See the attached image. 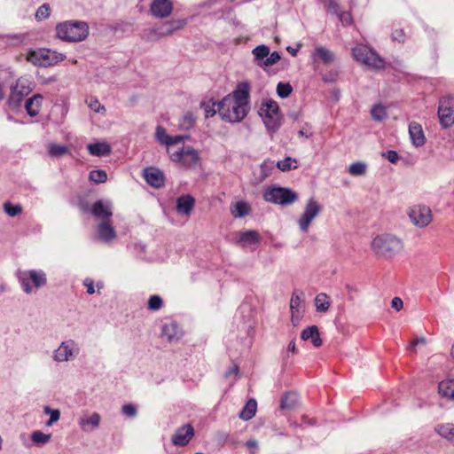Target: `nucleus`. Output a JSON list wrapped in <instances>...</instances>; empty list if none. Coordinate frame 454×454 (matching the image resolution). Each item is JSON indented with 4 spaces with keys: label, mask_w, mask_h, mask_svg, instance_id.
I'll return each instance as SVG.
<instances>
[{
    "label": "nucleus",
    "mask_w": 454,
    "mask_h": 454,
    "mask_svg": "<svg viewBox=\"0 0 454 454\" xmlns=\"http://www.w3.org/2000/svg\"><path fill=\"white\" fill-rule=\"evenodd\" d=\"M56 36L63 42L78 43L89 35V25L82 20H67L58 23Z\"/></svg>",
    "instance_id": "1"
},
{
    "label": "nucleus",
    "mask_w": 454,
    "mask_h": 454,
    "mask_svg": "<svg viewBox=\"0 0 454 454\" xmlns=\"http://www.w3.org/2000/svg\"><path fill=\"white\" fill-rule=\"evenodd\" d=\"M217 111L223 121L240 122L248 114L249 106H242L229 94L217 103Z\"/></svg>",
    "instance_id": "2"
},
{
    "label": "nucleus",
    "mask_w": 454,
    "mask_h": 454,
    "mask_svg": "<svg viewBox=\"0 0 454 454\" xmlns=\"http://www.w3.org/2000/svg\"><path fill=\"white\" fill-rule=\"evenodd\" d=\"M372 248L377 254L391 257L403 249V242L394 235L383 234L373 239Z\"/></svg>",
    "instance_id": "3"
},
{
    "label": "nucleus",
    "mask_w": 454,
    "mask_h": 454,
    "mask_svg": "<svg viewBox=\"0 0 454 454\" xmlns=\"http://www.w3.org/2000/svg\"><path fill=\"white\" fill-rule=\"evenodd\" d=\"M66 59L62 53L47 48L30 50L27 54V60L34 66L48 67L54 66Z\"/></svg>",
    "instance_id": "4"
},
{
    "label": "nucleus",
    "mask_w": 454,
    "mask_h": 454,
    "mask_svg": "<svg viewBox=\"0 0 454 454\" xmlns=\"http://www.w3.org/2000/svg\"><path fill=\"white\" fill-rule=\"evenodd\" d=\"M263 199L267 202L287 206L297 200V193L290 188L272 184L267 187L263 192Z\"/></svg>",
    "instance_id": "5"
},
{
    "label": "nucleus",
    "mask_w": 454,
    "mask_h": 454,
    "mask_svg": "<svg viewBox=\"0 0 454 454\" xmlns=\"http://www.w3.org/2000/svg\"><path fill=\"white\" fill-rule=\"evenodd\" d=\"M18 279L22 290L27 294H32L34 288L39 289L47 284L46 273L42 270L20 271Z\"/></svg>",
    "instance_id": "6"
},
{
    "label": "nucleus",
    "mask_w": 454,
    "mask_h": 454,
    "mask_svg": "<svg viewBox=\"0 0 454 454\" xmlns=\"http://www.w3.org/2000/svg\"><path fill=\"white\" fill-rule=\"evenodd\" d=\"M32 91L30 82L27 78H20L15 84L11 87V93L7 99L8 106L12 110H18L21 106V103Z\"/></svg>",
    "instance_id": "7"
},
{
    "label": "nucleus",
    "mask_w": 454,
    "mask_h": 454,
    "mask_svg": "<svg viewBox=\"0 0 454 454\" xmlns=\"http://www.w3.org/2000/svg\"><path fill=\"white\" fill-rule=\"evenodd\" d=\"M437 115L443 129H449L454 124V96L446 95L439 98Z\"/></svg>",
    "instance_id": "8"
},
{
    "label": "nucleus",
    "mask_w": 454,
    "mask_h": 454,
    "mask_svg": "<svg viewBox=\"0 0 454 454\" xmlns=\"http://www.w3.org/2000/svg\"><path fill=\"white\" fill-rule=\"evenodd\" d=\"M80 353V348L74 340H67L60 343L54 350L52 359L55 362L62 363L74 359Z\"/></svg>",
    "instance_id": "9"
},
{
    "label": "nucleus",
    "mask_w": 454,
    "mask_h": 454,
    "mask_svg": "<svg viewBox=\"0 0 454 454\" xmlns=\"http://www.w3.org/2000/svg\"><path fill=\"white\" fill-rule=\"evenodd\" d=\"M321 210L319 203L314 199L309 198L304 208V212L298 220V224L302 232H306L312 220L318 215Z\"/></svg>",
    "instance_id": "10"
},
{
    "label": "nucleus",
    "mask_w": 454,
    "mask_h": 454,
    "mask_svg": "<svg viewBox=\"0 0 454 454\" xmlns=\"http://www.w3.org/2000/svg\"><path fill=\"white\" fill-rule=\"evenodd\" d=\"M409 217L416 226L419 228L426 227L432 221L431 209L424 205L413 206L409 211Z\"/></svg>",
    "instance_id": "11"
},
{
    "label": "nucleus",
    "mask_w": 454,
    "mask_h": 454,
    "mask_svg": "<svg viewBox=\"0 0 454 454\" xmlns=\"http://www.w3.org/2000/svg\"><path fill=\"white\" fill-rule=\"evenodd\" d=\"M194 436V428L191 424L178 427L172 435L171 442L175 446H186Z\"/></svg>",
    "instance_id": "12"
},
{
    "label": "nucleus",
    "mask_w": 454,
    "mask_h": 454,
    "mask_svg": "<svg viewBox=\"0 0 454 454\" xmlns=\"http://www.w3.org/2000/svg\"><path fill=\"white\" fill-rule=\"evenodd\" d=\"M90 213L97 219L108 221L113 215L112 202L107 200H98L92 204Z\"/></svg>",
    "instance_id": "13"
},
{
    "label": "nucleus",
    "mask_w": 454,
    "mask_h": 454,
    "mask_svg": "<svg viewBox=\"0 0 454 454\" xmlns=\"http://www.w3.org/2000/svg\"><path fill=\"white\" fill-rule=\"evenodd\" d=\"M150 11L152 15L156 18L168 17L173 11V3L171 0H153Z\"/></svg>",
    "instance_id": "14"
},
{
    "label": "nucleus",
    "mask_w": 454,
    "mask_h": 454,
    "mask_svg": "<svg viewBox=\"0 0 454 454\" xmlns=\"http://www.w3.org/2000/svg\"><path fill=\"white\" fill-rule=\"evenodd\" d=\"M175 32L170 21L162 22L161 24L150 28L145 35L146 40L154 41L163 36L169 35Z\"/></svg>",
    "instance_id": "15"
},
{
    "label": "nucleus",
    "mask_w": 454,
    "mask_h": 454,
    "mask_svg": "<svg viewBox=\"0 0 454 454\" xmlns=\"http://www.w3.org/2000/svg\"><path fill=\"white\" fill-rule=\"evenodd\" d=\"M314 65L320 61L325 65H329L335 60V54L324 46H317L311 54Z\"/></svg>",
    "instance_id": "16"
},
{
    "label": "nucleus",
    "mask_w": 454,
    "mask_h": 454,
    "mask_svg": "<svg viewBox=\"0 0 454 454\" xmlns=\"http://www.w3.org/2000/svg\"><path fill=\"white\" fill-rule=\"evenodd\" d=\"M409 135L411 140V143L416 147H421L426 143V137L424 135V131L422 126L416 122L411 121L409 124Z\"/></svg>",
    "instance_id": "17"
},
{
    "label": "nucleus",
    "mask_w": 454,
    "mask_h": 454,
    "mask_svg": "<svg viewBox=\"0 0 454 454\" xmlns=\"http://www.w3.org/2000/svg\"><path fill=\"white\" fill-rule=\"evenodd\" d=\"M161 335L168 341H174L182 337L183 332L176 321H169L162 325Z\"/></svg>",
    "instance_id": "18"
},
{
    "label": "nucleus",
    "mask_w": 454,
    "mask_h": 454,
    "mask_svg": "<svg viewBox=\"0 0 454 454\" xmlns=\"http://www.w3.org/2000/svg\"><path fill=\"white\" fill-rule=\"evenodd\" d=\"M236 101L244 106H249L250 84L247 82H240L237 85L231 96Z\"/></svg>",
    "instance_id": "19"
},
{
    "label": "nucleus",
    "mask_w": 454,
    "mask_h": 454,
    "mask_svg": "<svg viewBox=\"0 0 454 454\" xmlns=\"http://www.w3.org/2000/svg\"><path fill=\"white\" fill-rule=\"evenodd\" d=\"M144 176L146 183L154 188H160L164 185V175L158 168L145 169Z\"/></svg>",
    "instance_id": "20"
},
{
    "label": "nucleus",
    "mask_w": 454,
    "mask_h": 454,
    "mask_svg": "<svg viewBox=\"0 0 454 454\" xmlns=\"http://www.w3.org/2000/svg\"><path fill=\"white\" fill-rule=\"evenodd\" d=\"M97 233L98 238L106 243L112 241L116 237L115 230L109 220L103 221L98 225Z\"/></svg>",
    "instance_id": "21"
},
{
    "label": "nucleus",
    "mask_w": 454,
    "mask_h": 454,
    "mask_svg": "<svg viewBox=\"0 0 454 454\" xmlns=\"http://www.w3.org/2000/svg\"><path fill=\"white\" fill-rule=\"evenodd\" d=\"M195 200L190 194L181 195L176 200V209L179 214L189 215L194 207Z\"/></svg>",
    "instance_id": "22"
},
{
    "label": "nucleus",
    "mask_w": 454,
    "mask_h": 454,
    "mask_svg": "<svg viewBox=\"0 0 454 454\" xmlns=\"http://www.w3.org/2000/svg\"><path fill=\"white\" fill-rule=\"evenodd\" d=\"M43 99V96L37 93L25 101L24 107L30 117H35L39 114Z\"/></svg>",
    "instance_id": "23"
},
{
    "label": "nucleus",
    "mask_w": 454,
    "mask_h": 454,
    "mask_svg": "<svg viewBox=\"0 0 454 454\" xmlns=\"http://www.w3.org/2000/svg\"><path fill=\"white\" fill-rule=\"evenodd\" d=\"M258 114L261 117L280 115L278 104L273 99H265L262 101Z\"/></svg>",
    "instance_id": "24"
},
{
    "label": "nucleus",
    "mask_w": 454,
    "mask_h": 454,
    "mask_svg": "<svg viewBox=\"0 0 454 454\" xmlns=\"http://www.w3.org/2000/svg\"><path fill=\"white\" fill-rule=\"evenodd\" d=\"M301 338L303 340H310L313 346L316 348L321 347L323 343L317 325H311L302 330L301 333Z\"/></svg>",
    "instance_id": "25"
},
{
    "label": "nucleus",
    "mask_w": 454,
    "mask_h": 454,
    "mask_svg": "<svg viewBox=\"0 0 454 454\" xmlns=\"http://www.w3.org/2000/svg\"><path fill=\"white\" fill-rule=\"evenodd\" d=\"M89 153L97 157L107 156L111 153V146L106 142H96L87 145Z\"/></svg>",
    "instance_id": "26"
},
{
    "label": "nucleus",
    "mask_w": 454,
    "mask_h": 454,
    "mask_svg": "<svg viewBox=\"0 0 454 454\" xmlns=\"http://www.w3.org/2000/svg\"><path fill=\"white\" fill-rule=\"evenodd\" d=\"M434 432L454 445V424H438L434 427Z\"/></svg>",
    "instance_id": "27"
},
{
    "label": "nucleus",
    "mask_w": 454,
    "mask_h": 454,
    "mask_svg": "<svg viewBox=\"0 0 454 454\" xmlns=\"http://www.w3.org/2000/svg\"><path fill=\"white\" fill-rule=\"evenodd\" d=\"M372 51L366 45L359 44L352 48V56L356 61L364 64Z\"/></svg>",
    "instance_id": "28"
},
{
    "label": "nucleus",
    "mask_w": 454,
    "mask_h": 454,
    "mask_svg": "<svg viewBox=\"0 0 454 454\" xmlns=\"http://www.w3.org/2000/svg\"><path fill=\"white\" fill-rule=\"evenodd\" d=\"M260 241V236L256 231L249 230L241 232L239 236L238 242L242 246L256 244Z\"/></svg>",
    "instance_id": "29"
},
{
    "label": "nucleus",
    "mask_w": 454,
    "mask_h": 454,
    "mask_svg": "<svg viewBox=\"0 0 454 454\" xmlns=\"http://www.w3.org/2000/svg\"><path fill=\"white\" fill-rule=\"evenodd\" d=\"M438 393L442 397L454 400V380H442L438 385Z\"/></svg>",
    "instance_id": "30"
},
{
    "label": "nucleus",
    "mask_w": 454,
    "mask_h": 454,
    "mask_svg": "<svg viewBox=\"0 0 454 454\" xmlns=\"http://www.w3.org/2000/svg\"><path fill=\"white\" fill-rule=\"evenodd\" d=\"M364 65L374 70H383L385 68V60L373 50L370 56H368Z\"/></svg>",
    "instance_id": "31"
},
{
    "label": "nucleus",
    "mask_w": 454,
    "mask_h": 454,
    "mask_svg": "<svg viewBox=\"0 0 454 454\" xmlns=\"http://www.w3.org/2000/svg\"><path fill=\"white\" fill-rule=\"evenodd\" d=\"M257 403L254 399H250L239 412V418L243 420H250L256 412Z\"/></svg>",
    "instance_id": "32"
},
{
    "label": "nucleus",
    "mask_w": 454,
    "mask_h": 454,
    "mask_svg": "<svg viewBox=\"0 0 454 454\" xmlns=\"http://www.w3.org/2000/svg\"><path fill=\"white\" fill-rule=\"evenodd\" d=\"M267 130L273 134L281 126V115L262 117Z\"/></svg>",
    "instance_id": "33"
},
{
    "label": "nucleus",
    "mask_w": 454,
    "mask_h": 454,
    "mask_svg": "<svg viewBox=\"0 0 454 454\" xmlns=\"http://www.w3.org/2000/svg\"><path fill=\"white\" fill-rule=\"evenodd\" d=\"M315 306L317 312H326L330 308L329 297L325 293L318 294L315 298Z\"/></svg>",
    "instance_id": "34"
},
{
    "label": "nucleus",
    "mask_w": 454,
    "mask_h": 454,
    "mask_svg": "<svg viewBox=\"0 0 454 454\" xmlns=\"http://www.w3.org/2000/svg\"><path fill=\"white\" fill-rule=\"evenodd\" d=\"M252 53L254 58V62L258 65L269 56L270 48L265 44H261L253 49Z\"/></svg>",
    "instance_id": "35"
},
{
    "label": "nucleus",
    "mask_w": 454,
    "mask_h": 454,
    "mask_svg": "<svg viewBox=\"0 0 454 454\" xmlns=\"http://www.w3.org/2000/svg\"><path fill=\"white\" fill-rule=\"evenodd\" d=\"M250 212L249 205L243 200L238 201L234 205V209L231 210V214L236 218H243L247 215Z\"/></svg>",
    "instance_id": "36"
},
{
    "label": "nucleus",
    "mask_w": 454,
    "mask_h": 454,
    "mask_svg": "<svg viewBox=\"0 0 454 454\" xmlns=\"http://www.w3.org/2000/svg\"><path fill=\"white\" fill-rule=\"evenodd\" d=\"M297 403V395L294 393H286L280 400V409L291 410L295 407Z\"/></svg>",
    "instance_id": "37"
},
{
    "label": "nucleus",
    "mask_w": 454,
    "mask_h": 454,
    "mask_svg": "<svg viewBox=\"0 0 454 454\" xmlns=\"http://www.w3.org/2000/svg\"><path fill=\"white\" fill-rule=\"evenodd\" d=\"M100 423V416L99 414L94 412L91 416L88 418H82L79 421V425L83 430L85 429L86 426H91L92 428H96L99 426Z\"/></svg>",
    "instance_id": "38"
},
{
    "label": "nucleus",
    "mask_w": 454,
    "mask_h": 454,
    "mask_svg": "<svg viewBox=\"0 0 454 454\" xmlns=\"http://www.w3.org/2000/svg\"><path fill=\"white\" fill-rule=\"evenodd\" d=\"M31 441L36 444V445H43L45 443H47L51 438V434H44L43 432L40 431V430H35L34 432H32L31 434Z\"/></svg>",
    "instance_id": "39"
},
{
    "label": "nucleus",
    "mask_w": 454,
    "mask_h": 454,
    "mask_svg": "<svg viewBox=\"0 0 454 454\" xmlns=\"http://www.w3.org/2000/svg\"><path fill=\"white\" fill-rule=\"evenodd\" d=\"M4 211L11 217H15L22 213V207L20 204H13L11 201H6L3 206Z\"/></svg>",
    "instance_id": "40"
},
{
    "label": "nucleus",
    "mask_w": 454,
    "mask_h": 454,
    "mask_svg": "<svg viewBox=\"0 0 454 454\" xmlns=\"http://www.w3.org/2000/svg\"><path fill=\"white\" fill-rule=\"evenodd\" d=\"M163 306V300L158 294H153L149 297L147 301V309L151 311H158Z\"/></svg>",
    "instance_id": "41"
},
{
    "label": "nucleus",
    "mask_w": 454,
    "mask_h": 454,
    "mask_svg": "<svg viewBox=\"0 0 454 454\" xmlns=\"http://www.w3.org/2000/svg\"><path fill=\"white\" fill-rule=\"evenodd\" d=\"M297 160L291 157H286L282 160H278L277 162V167L278 169H280L283 172L289 171L291 169L297 168L296 165H293V163H296Z\"/></svg>",
    "instance_id": "42"
},
{
    "label": "nucleus",
    "mask_w": 454,
    "mask_h": 454,
    "mask_svg": "<svg viewBox=\"0 0 454 454\" xmlns=\"http://www.w3.org/2000/svg\"><path fill=\"white\" fill-rule=\"evenodd\" d=\"M89 178L95 184H102L107 180V174L105 170L95 169L90 172Z\"/></svg>",
    "instance_id": "43"
},
{
    "label": "nucleus",
    "mask_w": 454,
    "mask_h": 454,
    "mask_svg": "<svg viewBox=\"0 0 454 454\" xmlns=\"http://www.w3.org/2000/svg\"><path fill=\"white\" fill-rule=\"evenodd\" d=\"M132 24L124 21H118L110 25L111 31L114 33L125 34L131 31Z\"/></svg>",
    "instance_id": "44"
},
{
    "label": "nucleus",
    "mask_w": 454,
    "mask_h": 454,
    "mask_svg": "<svg viewBox=\"0 0 454 454\" xmlns=\"http://www.w3.org/2000/svg\"><path fill=\"white\" fill-rule=\"evenodd\" d=\"M293 91V87L289 82H279L277 85V94L281 98H286Z\"/></svg>",
    "instance_id": "45"
},
{
    "label": "nucleus",
    "mask_w": 454,
    "mask_h": 454,
    "mask_svg": "<svg viewBox=\"0 0 454 454\" xmlns=\"http://www.w3.org/2000/svg\"><path fill=\"white\" fill-rule=\"evenodd\" d=\"M194 124H195V117L192 113L188 112L182 118V120L180 121V128L183 130L187 131V130H190L191 129H192Z\"/></svg>",
    "instance_id": "46"
},
{
    "label": "nucleus",
    "mask_w": 454,
    "mask_h": 454,
    "mask_svg": "<svg viewBox=\"0 0 454 454\" xmlns=\"http://www.w3.org/2000/svg\"><path fill=\"white\" fill-rule=\"evenodd\" d=\"M348 171L355 176H363L366 172V164L362 161L354 162L349 166Z\"/></svg>",
    "instance_id": "47"
},
{
    "label": "nucleus",
    "mask_w": 454,
    "mask_h": 454,
    "mask_svg": "<svg viewBox=\"0 0 454 454\" xmlns=\"http://www.w3.org/2000/svg\"><path fill=\"white\" fill-rule=\"evenodd\" d=\"M199 159V154L195 149L190 146L184 149V162L189 161L191 165L194 166L198 163Z\"/></svg>",
    "instance_id": "48"
},
{
    "label": "nucleus",
    "mask_w": 454,
    "mask_h": 454,
    "mask_svg": "<svg viewBox=\"0 0 454 454\" xmlns=\"http://www.w3.org/2000/svg\"><path fill=\"white\" fill-rule=\"evenodd\" d=\"M281 59V56L278 51L270 52L269 56L262 61V63H259L258 66L260 67H270L277 64Z\"/></svg>",
    "instance_id": "49"
},
{
    "label": "nucleus",
    "mask_w": 454,
    "mask_h": 454,
    "mask_svg": "<svg viewBox=\"0 0 454 454\" xmlns=\"http://www.w3.org/2000/svg\"><path fill=\"white\" fill-rule=\"evenodd\" d=\"M371 115L376 121H383L387 116L386 109L381 105H375L371 109Z\"/></svg>",
    "instance_id": "50"
},
{
    "label": "nucleus",
    "mask_w": 454,
    "mask_h": 454,
    "mask_svg": "<svg viewBox=\"0 0 454 454\" xmlns=\"http://www.w3.org/2000/svg\"><path fill=\"white\" fill-rule=\"evenodd\" d=\"M68 152V148L66 145L51 144L49 146V153L53 157H60Z\"/></svg>",
    "instance_id": "51"
},
{
    "label": "nucleus",
    "mask_w": 454,
    "mask_h": 454,
    "mask_svg": "<svg viewBox=\"0 0 454 454\" xmlns=\"http://www.w3.org/2000/svg\"><path fill=\"white\" fill-rule=\"evenodd\" d=\"M302 293L299 294L298 291H294L292 294L291 301H290V309L292 310V313L299 312L301 304V295Z\"/></svg>",
    "instance_id": "52"
},
{
    "label": "nucleus",
    "mask_w": 454,
    "mask_h": 454,
    "mask_svg": "<svg viewBox=\"0 0 454 454\" xmlns=\"http://www.w3.org/2000/svg\"><path fill=\"white\" fill-rule=\"evenodd\" d=\"M155 137L160 144L165 145H167L168 141L171 139V136L167 134L166 129L162 126H157Z\"/></svg>",
    "instance_id": "53"
},
{
    "label": "nucleus",
    "mask_w": 454,
    "mask_h": 454,
    "mask_svg": "<svg viewBox=\"0 0 454 454\" xmlns=\"http://www.w3.org/2000/svg\"><path fill=\"white\" fill-rule=\"evenodd\" d=\"M51 14V6L49 4H42L35 12V19L37 20H43L47 19Z\"/></svg>",
    "instance_id": "54"
},
{
    "label": "nucleus",
    "mask_w": 454,
    "mask_h": 454,
    "mask_svg": "<svg viewBox=\"0 0 454 454\" xmlns=\"http://www.w3.org/2000/svg\"><path fill=\"white\" fill-rule=\"evenodd\" d=\"M322 80L325 83H334L337 82L339 77V71L336 69H331L322 74Z\"/></svg>",
    "instance_id": "55"
},
{
    "label": "nucleus",
    "mask_w": 454,
    "mask_h": 454,
    "mask_svg": "<svg viewBox=\"0 0 454 454\" xmlns=\"http://www.w3.org/2000/svg\"><path fill=\"white\" fill-rule=\"evenodd\" d=\"M121 411L129 418H135L137 414V407L133 403H126L122 405Z\"/></svg>",
    "instance_id": "56"
},
{
    "label": "nucleus",
    "mask_w": 454,
    "mask_h": 454,
    "mask_svg": "<svg viewBox=\"0 0 454 454\" xmlns=\"http://www.w3.org/2000/svg\"><path fill=\"white\" fill-rule=\"evenodd\" d=\"M336 16L343 26L347 27L352 24L353 19L349 12L340 11Z\"/></svg>",
    "instance_id": "57"
},
{
    "label": "nucleus",
    "mask_w": 454,
    "mask_h": 454,
    "mask_svg": "<svg viewBox=\"0 0 454 454\" xmlns=\"http://www.w3.org/2000/svg\"><path fill=\"white\" fill-rule=\"evenodd\" d=\"M215 103L212 105L206 104L205 102L201 103V107L204 108L205 117L210 118L213 117L216 113H218L217 108L215 109Z\"/></svg>",
    "instance_id": "58"
},
{
    "label": "nucleus",
    "mask_w": 454,
    "mask_h": 454,
    "mask_svg": "<svg viewBox=\"0 0 454 454\" xmlns=\"http://www.w3.org/2000/svg\"><path fill=\"white\" fill-rule=\"evenodd\" d=\"M382 157L393 164H396L400 159L398 153L394 150H387V152L383 153Z\"/></svg>",
    "instance_id": "59"
},
{
    "label": "nucleus",
    "mask_w": 454,
    "mask_h": 454,
    "mask_svg": "<svg viewBox=\"0 0 454 454\" xmlns=\"http://www.w3.org/2000/svg\"><path fill=\"white\" fill-rule=\"evenodd\" d=\"M43 413L50 416V419L59 421L60 419V411L59 409H52L46 405L43 407Z\"/></svg>",
    "instance_id": "60"
},
{
    "label": "nucleus",
    "mask_w": 454,
    "mask_h": 454,
    "mask_svg": "<svg viewBox=\"0 0 454 454\" xmlns=\"http://www.w3.org/2000/svg\"><path fill=\"white\" fill-rule=\"evenodd\" d=\"M326 12L332 15H337L340 12V4L333 0L330 5L325 7Z\"/></svg>",
    "instance_id": "61"
},
{
    "label": "nucleus",
    "mask_w": 454,
    "mask_h": 454,
    "mask_svg": "<svg viewBox=\"0 0 454 454\" xmlns=\"http://www.w3.org/2000/svg\"><path fill=\"white\" fill-rule=\"evenodd\" d=\"M273 168V162L270 160H264L261 164V171L264 176H267Z\"/></svg>",
    "instance_id": "62"
},
{
    "label": "nucleus",
    "mask_w": 454,
    "mask_h": 454,
    "mask_svg": "<svg viewBox=\"0 0 454 454\" xmlns=\"http://www.w3.org/2000/svg\"><path fill=\"white\" fill-rule=\"evenodd\" d=\"M89 106L90 108L96 112V113H99L101 110H105V107L104 106H102L99 101L96 98H91L90 103H89Z\"/></svg>",
    "instance_id": "63"
},
{
    "label": "nucleus",
    "mask_w": 454,
    "mask_h": 454,
    "mask_svg": "<svg viewBox=\"0 0 454 454\" xmlns=\"http://www.w3.org/2000/svg\"><path fill=\"white\" fill-rule=\"evenodd\" d=\"M405 34L403 29H396L392 33L393 41H396L398 43L404 42Z\"/></svg>",
    "instance_id": "64"
}]
</instances>
